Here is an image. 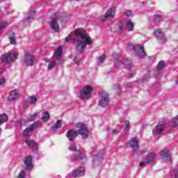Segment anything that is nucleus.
<instances>
[{
  "label": "nucleus",
  "mask_w": 178,
  "mask_h": 178,
  "mask_svg": "<svg viewBox=\"0 0 178 178\" xmlns=\"http://www.w3.org/2000/svg\"><path fill=\"white\" fill-rule=\"evenodd\" d=\"M161 70H162V67L158 68V71H159V72L161 71Z\"/></svg>",
  "instance_id": "nucleus-46"
},
{
  "label": "nucleus",
  "mask_w": 178,
  "mask_h": 178,
  "mask_svg": "<svg viewBox=\"0 0 178 178\" xmlns=\"http://www.w3.org/2000/svg\"><path fill=\"white\" fill-rule=\"evenodd\" d=\"M62 17V15L59 13H56L54 16L51 18V22L50 23V27L53 31H55L56 33L59 32L60 30V27H59V24H58V22L60 20Z\"/></svg>",
  "instance_id": "nucleus-5"
},
{
  "label": "nucleus",
  "mask_w": 178,
  "mask_h": 178,
  "mask_svg": "<svg viewBox=\"0 0 178 178\" xmlns=\"http://www.w3.org/2000/svg\"><path fill=\"white\" fill-rule=\"evenodd\" d=\"M5 27H8V23L6 22H3L1 24H0V36H1V34H2V32L1 31V30H3Z\"/></svg>",
  "instance_id": "nucleus-31"
},
{
  "label": "nucleus",
  "mask_w": 178,
  "mask_h": 178,
  "mask_svg": "<svg viewBox=\"0 0 178 178\" xmlns=\"http://www.w3.org/2000/svg\"><path fill=\"white\" fill-rule=\"evenodd\" d=\"M63 54V50L61 47H58L57 49L54 51V56L56 59L59 60Z\"/></svg>",
  "instance_id": "nucleus-23"
},
{
  "label": "nucleus",
  "mask_w": 178,
  "mask_h": 178,
  "mask_svg": "<svg viewBox=\"0 0 178 178\" xmlns=\"http://www.w3.org/2000/svg\"><path fill=\"white\" fill-rule=\"evenodd\" d=\"M161 156L163 159H165L167 162H172V155L169 152V150H163L161 153Z\"/></svg>",
  "instance_id": "nucleus-20"
},
{
  "label": "nucleus",
  "mask_w": 178,
  "mask_h": 178,
  "mask_svg": "<svg viewBox=\"0 0 178 178\" xmlns=\"http://www.w3.org/2000/svg\"><path fill=\"white\" fill-rule=\"evenodd\" d=\"M120 31H123L124 29L127 30V31H133L134 30V24L131 22V20H127L124 22V27L119 26Z\"/></svg>",
  "instance_id": "nucleus-15"
},
{
  "label": "nucleus",
  "mask_w": 178,
  "mask_h": 178,
  "mask_svg": "<svg viewBox=\"0 0 178 178\" xmlns=\"http://www.w3.org/2000/svg\"><path fill=\"white\" fill-rule=\"evenodd\" d=\"M84 167H80L77 170L72 171L71 174L69 175L67 177L69 178H76L80 177L81 176H84Z\"/></svg>",
  "instance_id": "nucleus-13"
},
{
  "label": "nucleus",
  "mask_w": 178,
  "mask_h": 178,
  "mask_svg": "<svg viewBox=\"0 0 178 178\" xmlns=\"http://www.w3.org/2000/svg\"><path fill=\"white\" fill-rule=\"evenodd\" d=\"M30 99V104L31 105H33L34 104H35V102H37V101H38V99H37V97H35V95L31 96L29 97Z\"/></svg>",
  "instance_id": "nucleus-30"
},
{
  "label": "nucleus",
  "mask_w": 178,
  "mask_h": 178,
  "mask_svg": "<svg viewBox=\"0 0 178 178\" xmlns=\"http://www.w3.org/2000/svg\"><path fill=\"white\" fill-rule=\"evenodd\" d=\"M76 129H79L77 131L75 129H70L67 131L66 137L70 141H73L77 135L81 136L82 138L86 140L88 138L90 131H88V127L83 122H78L75 124Z\"/></svg>",
  "instance_id": "nucleus-2"
},
{
  "label": "nucleus",
  "mask_w": 178,
  "mask_h": 178,
  "mask_svg": "<svg viewBox=\"0 0 178 178\" xmlns=\"http://www.w3.org/2000/svg\"><path fill=\"white\" fill-rule=\"evenodd\" d=\"M124 15H125L127 17H130V16H131V10H124Z\"/></svg>",
  "instance_id": "nucleus-35"
},
{
  "label": "nucleus",
  "mask_w": 178,
  "mask_h": 178,
  "mask_svg": "<svg viewBox=\"0 0 178 178\" xmlns=\"http://www.w3.org/2000/svg\"><path fill=\"white\" fill-rule=\"evenodd\" d=\"M5 122H8V115L5 113L0 115V124L5 123Z\"/></svg>",
  "instance_id": "nucleus-27"
},
{
  "label": "nucleus",
  "mask_w": 178,
  "mask_h": 178,
  "mask_svg": "<svg viewBox=\"0 0 178 178\" xmlns=\"http://www.w3.org/2000/svg\"><path fill=\"white\" fill-rule=\"evenodd\" d=\"M51 69H52V68H49V70H51Z\"/></svg>",
  "instance_id": "nucleus-48"
},
{
  "label": "nucleus",
  "mask_w": 178,
  "mask_h": 178,
  "mask_svg": "<svg viewBox=\"0 0 178 178\" xmlns=\"http://www.w3.org/2000/svg\"><path fill=\"white\" fill-rule=\"evenodd\" d=\"M19 97V90H13L10 92L8 97V101H16Z\"/></svg>",
  "instance_id": "nucleus-18"
},
{
  "label": "nucleus",
  "mask_w": 178,
  "mask_h": 178,
  "mask_svg": "<svg viewBox=\"0 0 178 178\" xmlns=\"http://www.w3.org/2000/svg\"><path fill=\"white\" fill-rule=\"evenodd\" d=\"M129 66H131V64H129Z\"/></svg>",
  "instance_id": "nucleus-49"
},
{
  "label": "nucleus",
  "mask_w": 178,
  "mask_h": 178,
  "mask_svg": "<svg viewBox=\"0 0 178 178\" xmlns=\"http://www.w3.org/2000/svg\"><path fill=\"white\" fill-rule=\"evenodd\" d=\"M155 158H156V154L149 152L139 163L140 168H145V165H155Z\"/></svg>",
  "instance_id": "nucleus-4"
},
{
  "label": "nucleus",
  "mask_w": 178,
  "mask_h": 178,
  "mask_svg": "<svg viewBox=\"0 0 178 178\" xmlns=\"http://www.w3.org/2000/svg\"><path fill=\"white\" fill-rule=\"evenodd\" d=\"M49 118H50V115L48 111L43 113V115L42 117V120H44V122H48V120H49Z\"/></svg>",
  "instance_id": "nucleus-28"
},
{
  "label": "nucleus",
  "mask_w": 178,
  "mask_h": 178,
  "mask_svg": "<svg viewBox=\"0 0 178 178\" xmlns=\"http://www.w3.org/2000/svg\"><path fill=\"white\" fill-rule=\"evenodd\" d=\"M24 177H26V172L24 171H22L18 175V177L17 178H24Z\"/></svg>",
  "instance_id": "nucleus-36"
},
{
  "label": "nucleus",
  "mask_w": 178,
  "mask_h": 178,
  "mask_svg": "<svg viewBox=\"0 0 178 178\" xmlns=\"http://www.w3.org/2000/svg\"><path fill=\"white\" fill-rule=\"evenodd\" d=\"M164 66H166L165 60H160L157 65V67H164Z\"/></svg>",
  "instance_id": "nucleus-33"
},
{
  "label": "nucleus",
  "mask_w": 178,
  "mask_h": 178,
  "mask_svg": "<svg viewBox=\"0 0 178 178\" xmlns=\"http://www.w3.org/2000/svg\"><path fill=\"white\" fill-rule=\"evenodd\" d=\"M154 34L159 42H165V36L163 35V33L161 29H156L154 31Z\"/></svg>",
  "instance_id": "nucleus-19"
},
{
  "label": "nucleus",
  "mask_w": 178,
  "mask_h": 178,
  "mask_svg": "<svg viewBox=\"0 0 178 178\" xmlns=\"http://www.w3.org/2000/svg\"><path fill=\"white\" fill-rule=\"evenodd\" d=\"M136 52V55L139 58H145V56H147V54H145V51H144V46L141 44H136L134 47Z\"/></svg>",
  "instance_id": "nucleus-14"
},
{
  "label": "nucleus",
  "mask_w": 178,
  "mask_h": 178,
  "mask_svg": "<svg viewBox=\"0 0 178 178\" xmlns=\"http://www.w3.org/2000/svg\"><path fill=\"white\" fill-rule=\"evenodd\" d=\"M75 38L74 39V44L77 52L83 54L87 48V45L92 44V39L88 36L87 32L84 29L80 28L76 29L74 31Z\"/></svg>",
  "instance_id": "nucleus-1"
},
{
  "label": "nucleus",
  "mask_w": 178,
  "mask_h": 178,
  "mask_svg": "<svg viewBox=\"0 0 178 178\" xmlns=\"http://www.w3.org/2000/svg\"><path fill=\"white\" fill-rule=\"evenodd\" d=\"M41 126V122L37 121L32 124H31L29 127H28L26 129L24 130L23 136L24 137H27L29 136V133H31L33 130H35V129L40 127Z\"/></svg>",
  "instance_id": "nucleus-9"
},
{
  "label": "nucleus",
  "mask_w": 178,
  "mask_h": 178,
  "mask_svg": "<svg viewBox=\"0 0 178 178\" xmlns=\"http://www.w3.org/2000/svg\"><path fill=\"white\" fill-rule=\"evenodd\" d=\"M55 65H56V60H53L50 63V64L49 65L48 67H55Z\"/></svg>",
  "instance_id": "nucleus-39"
},
{
  "label": "nucleus",
  "mask_w": 178,
  "mask_h": 178,
  "mask_svg": "<svg viewBox=\"0 0 178 178\" xmlns=\"http://www.w3.org/2000/svg\"><path fill=\"white\" fill-rule=\"evenodd\" d=\"M34 15H35V11L34 10H31L29 12L28 17L26 19V22L30 23V22L33 20V19H34Z\"/></svg>",
  "instance_id": "nucleus-26"
},
{
  "label": "nucleus",
  "mask_w": 178,
  "mask_h": 178,
  "mask_svg": "<svg viewBox=\"0 0 178 178\" xmlns=\"http://www.w3.org/2000/svg\"><path fill=\"white\" fill-rule=\"evenodd\" d=\"M165 126H166V124H158L156 126V130L155 132L156 134L161 135L163 131H165Z\"/></svg>",
  "instance_id": "nucleus-22"
},
{
  "label": "nucleus",
  "mask_w": 178,
  "mask_h": 178,
  "mask_svg": "<svg viewBox=\"0 0 178 178\" xmlns=\"http://www.w3.org/2000/svg\"><path fill=\"white\" fill-rule=\"evenodd\" d=\"M155 19H156V20H161L162 19V17L159 16V15H156L155 16Z\"/></svg>",
  "instance_id": "nucleus-40"
},
{
  "label": "nucleus",
  "mask_w": 178,
  "mask_h": 178,
  "mask_svg": "<svg viewBox=\"0 0 178 178\" xmlns=\"http://www.w3.org/2000/svg\"><path fill=\"white\" fill-rule=\"evenodd\" d=\"M28 147H30L32 151H37L38 149V145L34 140H28L26 141Z\"/></svg>",
  "instance_id": "nucleus-21"
},
{
  "label": "nucleus",
  "mask_w": 178,
  "mask_h": 178,
  "mask_svg": "<svg viewBox=\"0 0 178 178\" xmlns=\"http://www.w3.org/2000/svg\"><path fill=\"white\" fill-rule=\"evenodd\" d=\"M106 57L105 55H102L101 56L99 57V60L97 63H104L105 61Z\"/></svg>",
  "instance_id": "nucleus-34"
},
{
  "label": "nucleus",
  "mask_w": 178,
  "mask_h": 178,
  "mask_svg": "<svg viewBox=\"0 0 178 178\" xmlns=\"http://www.w3.org/2000/svg\"><path fill=\"white\" fill-rule=\"evenodd\" d=\"M175 178H178V171L175 170L174 172Z\"/></svg>",
  "instance_id": "nucleus-42"
},
{
  "label": "nucleus",
  "mask_w": 178,
  "mask_h": 178,
  "mask_svg": "<svg viewBox=\"0 0 178 178\" xmlns=\"http://www.w3.org/2000/svg\"><path fill=\"white\" fill-rule=\"evenodd\" d=\"M134 74H136V73L129 74L128 75V77H129V79H131V77H133V76H134Z\"/></svg>",
  "instance_id": "nucleus-44"
},
{
  "label": "nucleus",
  "mask_w": 178,
  "mask_h": 178,
  "mask_svg": "<svg viewBox=\"0 0 178 178\" xmlns=\"http://www.w3.org/2000/svg\"><path fill=\"white\" fill-rule=\"evenodd\" d=\"M129 145L133 148L134 154H136V155H143V154H145V152H147L146 150L137 151L138 149V140L136 138H132L131 139Z\"/></svg>",
  "instance_id": "nucleus-7"
},
{
  "label": "nucleus",
  "mask_w": 178,
  "mask_h": 178,
  "mask_svg": "<svg viewBox=\"0 0 178 178\" xmlns=\"http://www.w3.org/2000/svg\"><path fill=\"white\" fill-rule=\"evenodd\" d=\"M6 81V79H5V77L0 78V86H3Z\"/></svg>",
  "instance_id": "nucleus-38"
},
{
  "label": "nucleus",
  "mask_w": 178,
  "mask_h": 178,
  "mask_svg": "<svg viewBox=\"0 0 178 178\" xmlns=\"http://www.w3.org/2000/svg\"><path fill=\"white\" fill-rule=\"evenodd\" d=\"M37 119V113L29 115L27 117L28 122H33Z\"/></svg>",
  "instance_id": "nucleus-29"
},
{
  "label": "nucleus",
  "mask_w": 178,
  "mask_h": 178,
  "mask_svg": "<svg viewBox=\"0 0 178 178\" xmlns=\"http://www.w3.org/2000/svg\"><path fill=\"white\" fill-rule=\"evenodd\" d=\"M47 1H51V0H47Z\"/></svg>",
  "instance_id": "nucleus-50"
},
{
  "label": "nucleus",
  "mask_w": 178,
  "mask_h": 178,
  "mask_svg": "<svg viewBox=\"0 0 178 178\" xmlns=\"http://www.w3.org/2000/svg\"><path fill=\"white\" fill-rule=\"evenodd\" d=\"M19 58V52L17 51H8L6 54H2L0 57L1 62H7V63H12L17 60Z\"/></svg>",
  "instance_id": "nucleus-3"
},
{
  "label": "nucleus",
  "mask_w": 178,
  "mask_h": 178,
  "mask_svg": "<svg viewBox=\"0 0 178 178\" xmlns=\"http://www.w3.org/2000/svg\"><path fill=\"white\" fill-rule=\"evenodd\" d=\"M116 13V8L115 7L108 8L105 16L101 17L99 18L100 22H105L106 19H113L115 17V14Z\"/></svg>",
  "instance_id": "nucleus-8"
},
{
  "label": "nucleus",
  "mask_w": 178,
  "mask_h": 178,
  "mask_svg": "<svg viewBox=\"0 0 178 178\" xmlns=\"http://www.w3.org/2000/svg\"><path fill=\"white\" fill-rule=\"evenodd\" d=\"M116 133H118V130L113 129V134H116Z\"/></svg>",
  "instance_id": "nucleus-45"
},
{
  "label": "nucleus",
  "mask_w": 178,
  "mask_h": 178,
  "mask_svg": "<svg viewBox=\"0 0 178 178\" xmlns=\"http://www.w3.org/2000/svg\"><path fill=\"white\" fill-rule=\"evenodd\" d=\"M60 127H62V120H57L55 124L51 126V128L54 131H56V130H58V129H60Z\"/></svg>",
  "instance_id": "nucleus-25"
},
{
  "label": "nucleus",
  "mask_w": 178,
  "mask_h": 178,
  "mask_svg": "<svg viewBox=\"0 0 178 178\" xmlns=\"http://www.w3.org/2000/svg\"><path fill=\"white\" fill-rule=\"evenodd\" d=\"M99 158H102V154H99Z\"/></svg>",
  "instance_id": "nucleus-47"
},
{
  "label": "nucleus",
  "mask_w": 178,
  "mask_h": 178,
  "mask_svg": "<svg viewBox=\"0 0 178 178\" xmlns=\"http://www.w3.org/2000/svg\"><path fill=\"white\" fill-rule=\"evenodd\" d=\"M41 126V122L37 121L32 124H31L29 127H28L26 129L24 130L23 136L24 137H27L29 136V133H31L33 130H35V129L40 127Z\"/></svg>",
  "instance_id": "nucleus-10"
},
{
  "label": "nucleus",
  "mask_w": 178,
  "mask_h": 178,
  "mask_svg": "<svg viewBox=\"0 0 178 178\" xmlns=\"http://www.w3.org/2000/svg\"><path fill=\"white\" fill-rule=\"evenodd\" d=\"M70 151H74V152H76V154H74L73 156L74 159H84L86 158V155L81 154L79 150H77V147H76V144H72L69 147Z\"/></svg>",
  "instance_id": "nucleus-12"
},
{
  "label": "nucleus",
  "mask_w": 178,
  "mask_h": 178,
  "mask_svg": "<svg viewBox=\"0 0 178 178\" xmlns=\"http://www.w3.org/2000/svg\"><path fill=\"white\" fill-rule=\"evenodd\" d=\"M125 126L126 127H130V122L125 121Z\"/></svg>",
  "instance_id": "nucleus-41"
},
{
  "label": "nucleus",
  "mask_w": 178,
  "mask_h": 178,
  "mask_svg": "<svg viewBox=\"0 0 178 178\" xmlns=\"http://www.w3.org/2000/svg\"><path fill=\"white\" fill-rule=\"evenodd\" d=\"M34 60H35V57L29 51L25 52L22 58V63L26 66H33Z\"/></svg>",
  "instance_id": "nucleus-6"
},
{
  "label": "nucleus",
  "mask_w": 178,
  "mask_h": 178,
  "mask_svg": "<svg viewBox=\"0 0 178 178\" xmlns=\"http://www.w3.org/2000/svg\"><path fill=\"white\" fill-rule=\"evenodd\" d=\"M73 37V33H70L68 36L65 38L66 42H69L70 40H72V38Z\"/></svg>",
  "instance_id": "nucleus-37"
},
{
  "label": "nucleus",
  "mask_w": 178,
  "mask_h": 178,
  "mask_svg": "<svg viewBox=\"0 0 178 178\" xmlns=\"http://www.w3.org/2000/svg\"><path fill=\"white\" fill-rule=\"evenodd\" d=\"M97 161H98V156H95L94 159H93V162H97Z\"/></svg>",
  "instance_id": "nucleus-43"
},
{
  "label": "nucleus",
  "mask_w": 178,
  "mask_h": 178,
  "mask_svg": "<svg viewBox=\"0 0 178 178\" xmlns=\"http://www.w3.org/2000/svg\"><path fill=\"white\" fill-rule=\"evenodd\" d=\"M125 65L126 66H127V65H129V64H127V63H122V61L117 60V61L115 63L114 66L119 67V66H123V65Z\"/></svg>",
  "instance_id": "nucleus-32"
},
{
  "label": "nucleus",
  "mask_w": 178,
  "mask_h": 178,
  "mask_svg": "<svg viewBox=\"0 0 178 178\" xmlns=\"http://www.w3.org/2000/svg\"><path fill=\"white\" fill-rule=\"evenodd\" d=\"M99 105L102 108H106V106H109V95L108 94H104L102 96Z\"/></svg>",
  "instance_id": "nucleus-16"
},
{
  "label": "nucleus",
  "mask_w": 178,
  "mask_h": 178,
  "mask_svg": "<svg viewBox=\"0 0 178 178\" xmlns=\"http://www.w3.org/2000/svg\"><path fill=\"white\" fill-rule=\"evenodd\" d=\"M24 163L26 166V170H32L33 169V158L31 156H27L24 160Z\"/></svg>",
  "instance_id": "nucleus-17"
},
{
  "label": "nucleus",
  "mask_w": 178,
  "mask_h": 178,
  "mask_svg": "<svg viewBox=\"0 0 178 178\" xmlns=\"http://www.w3.org/2000/svg\"><path fill=\"white\" fill-rule=\"evenodd\" d=\"M8 38L10 40V43L11 45H15L16 44V36L15 35V33L10 31L8 33Z\"/></svg>",
  "instance_id": "nucleus-24"
},
{
  "label": "nucleus",
  "mask_w": 178,
  "mask_h": 178,
  "mask_svg": "<svg viewBox=\"0 0 178 178\" xmlns=\"http://www.w3.org/2000/svg\"><path fill=\"white\" fill-rule=\"evenodd\" d=\"M91 92H92V88L91 86H86L81 90V97L83 99H88L91 97Z\"/></svg>",
  "instance_id": "nucleus-11"
}]
</instances>
